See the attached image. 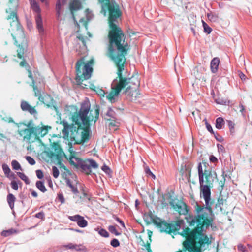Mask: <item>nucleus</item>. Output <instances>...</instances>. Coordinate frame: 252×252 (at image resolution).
<instances>
[{
	"label": "nucleus",
	"mask_w": 252,
	"mask_h": 252,
	"mask_svg": "<svg viewBox=\"0 0 252 252\" xmlns=\"http://www.w3.org/2000/svg\"><path fill=\"white\" fill-rule=\"evenodd\" d=\"M186 219L189 226L193 229L190 231V228L187 227L180 233L182 236H186L187 238L183 243V251L179 250L176 252H202L201 248H204L211 243L203 231L212 226L214 217L189 215Z\"/></svg>",
	"instance_id": "nucleus-1"
},
{
	"label": "nucleus",
	"mask_w": 252,
	"mask_h": 252,
	"mask_svg": "<svg viewBox=\"0 0 252 252\" xmlns=\"http://www.w3.org/2000/svg\"><path fill=\"white\" fill-rule=\"evenodd\" d=\"M108 56L115 63H126V55L129 49L126 35L120 27L108 28Z\"/></svg>",
	"instance_id": "nucleus-2"
},
{
	"label": "nucleus",
	"mask_w": 252,
	"mask_h": 252,
	"mask_svg": "<svg viewBox=\"0 0 252 252\" xmlns=\"http://www.w3.org/2000/svg\"><path fill=\"white\" fill-rule=\"evenodd\" d=\"M126 64H116L117 68V74L118 77L113 80L111 83V91L106 95L107 99L111 103H115L118 99L119 94L122 90L126 86V90L123 92L126 99L129 101L136 100L138 96V90H135L134 93L131 91V86L129 85L131 83V78L128 77L127 70L126 68Z\"/></svg>",
	"instance_id": "nucleus-3"
},
{
	"label": "nucleus",
	"mask_w": 252,
	"mask_h": 252,
	"mask_svg": "<svg viewBox=\"0 0 252 252\" xmlns=\"http://www.w3.org/2000/svg\"><path fill=\"white\" fill-rule=\"evenodd\" d=\"M199 182L200 186V194L205 200V206L196 203L194 206L196 214L201 216L214 217L212 208L214 201L211 199V189L207 185H204L205 169L203 170L202 163L199 162L197 166Z\"/></svg>",
	"instance_id": "nucleus-4"
},
{
	"label": "nucleus",
	"mask_w": 252,
	"mask_h": 252,
	"mask_svg": "<svg viewBox=\"0 0 252 252\" xmlns=\"http://www.w3.org/2000/svg\"><path fill=\"white\" fill-rule=\"evenodd\" d=\"M98 1L101 4L102 12L105 13L107 9L109 11L108 28L120 27L122 12L115 0H98Z\"/></svg>",
	"instance_id": "nucleus-5"
},
{
	"label": "nucleus",
	"mask_w": 252,
	"mask_h": 252,
	"mask_svg": "<svg viewBox=\"0 0 252 252\" xmlns=\"http://www.w3.org/2000/svg\"><path fill=\"white\" fill-rule=\"evenodd\" d=\"M71 165H73L76 169L80 168L83 172L90 174L92 172L91 167L94 169L98 168L96 162L93 159H87L83 160L80 158L71 155L69 158Z\"/></svg>",
	"instance_id": "nucleus-6"
},
{
	"label": "nucleus",
	"mask_w": 252,
	"mask_h": 252,
	"mask_svg": "<svg viewBox=\"0 0 252 252\" xmlns=\"http://www.w3.org/2000/svg\"><path fill=\"white\" fill-rule=\"evenodd\" d=\"M83 64H76V77L75 80L78 85H79L83 88H85L83 86L82 83L83 79L85 80L89 79L91 78L93 72V67L90 65L91 64H84V65L82 66Z\"/></svg>",
	"instance_id": "nucleus-7"
},
{
	"label": "nucleus",
	"mask_w": 252,
	"mask_h": 252,
	"mask_svg": "<svg viewBox=\"0 0 252 252\" xmlns=\"http://www.w3.org/2000/svg\"><path fill=\"white\" fill-rule=\"evenodd\" d=\"M61 124L63 126V129L62 130V133L65 138H69L71 143L74 144H79V142L76 137H79L80 133L78 132V128L74 126V123L69 125L67 122L63 120Z\"/></svg>",
	"instance_id": "nucleus-8"
},
{
	"label": "nucleus",
	"mask_w": 252,
	"mask_h": 252,
	"mask_svg": "<svg viewBox=\"0 0 252 252\" xmlns=\"http://www.w3.org/2000/svg\"><path fill=\"white\" fill-rule=\"evenodd\" d=\"M90 109V104L89 101H84L82 103L78 113H74L72 115L71 119L75 125L79 127L84 126L85 120Z\"/></svg>",
	"instance_id": "nucleus-9"
},
{
	"label": "nucleus",
	"mask_w": 252,
	"mask_h": 252,
	"mask_svg": "<svg viewBox=\"0 0 252 252\" xmlns=\"http://www.w3.org/2000/svg\"><path fill=\"white\" fill-rule=\"evenodd\" d=\"M153 222L159 228L161 232H166L168 234L173 233L175 234L181 228V225L183 223V221L179 220L174 224H171L158 218L153 220Z\"/></svg>",
	"instance_id": "nucleus-10"
},
{
	"label": "nucleus",
	"mask_w": 252,
	"mask_h": 252,
	"mask_svg": "<svg viewBox=\"0 0 252 252\" xmlns=\"http://www.w3.org/2000/svg\"><path fill=\"white\" fill-rule=\"evenodd\" d=\"M9 2L12 4V7H10L6 10V12L8 14L7 19L12 20L10 24L11 26H12V23H15L17 27H19L20 23L17 14V8L19 6V0H9Z\"/></svg>",
	"instance_id": "nucleus-11"
},
{
	"label": "nucleus",
	"mask_w": 252,
	"mask_h": 252,
	"mask_svg": "<svg viewBox=\"0 0 252 252\" xmlns=\"http://www.w3.org/2000/svg\"><path fill=\"white\" fill-rule=\"evenodd\" d=\"M18 127V133L22 137L24 141L30 143L37 140L34 128H22L21 126Z\"/></svg>",
	"instance_id": "nucleus-12"
},
{
	"label": "nucleus",
	"mask_w": 252,
	"mask_h": 252,
	"mask_svg": "<svg viewBox=\"0 0 252 252\" xmlns=\"http://www.w3.org/2000/svg\"><path fill=\"white\" fill-rule=\"evenodd\" d=\"M21 66L24 67L28 72V77L32 80L31 86H33V91L35 96L38 97L40 101L45 104V98L49 97V96L47 94H44V96L41 94L40 91L37 88V86L34 85V80L32 74V70L30 69L29 64H20Z\"/></svg>",
	"instance_id": "nucleus-13"
},
{
	"label": "nucleus",
	"mask_w": 252,
	"mask_h": 252,
	"mask_svg": "<svg viewBox=\"0 0 252 252\" xmlns=\"http://www.w3.org/2000/svg\"><path fill=\"white\" fill-rule=\"evenodd\" d=\"M32 11L36 13L35 19L37 29L41 35H44V29L43 26V21L41 15V9L38 3L34 2L31 4Z\"/></svg>",
	"instance_id": "nucleus-14"
},
{
	"label": "nucleus",
	"mask_w": 252,
	"mask_h": 252,
	"mask_svg": "<svg viewBox=\"0 0 252 252\" xmlns=\"http://www.w3.org/2000/svg\"><path fill=\"white\" fill-rule=\"evenodd\" d=\"M204 177L205 181L204 185H207L210 189L211 186L213 185L214 180L217 178L216 173L213 171L212 169H205Z\"/></svg>",
	"instance_id": "nucleus-15"
},
{
	"label": "nucleus",
	"mask_w": 252,
	"mask_h": 252,
	"mask_svg": "<svg viewBox=\"0 0 252 252\" xmlns=\"http://www.w3.org/2000/svg\"><path fill=\"white\" fill-rule=\"evenodd\" d=\"M68 219L74 222H76L77 225L81 228H84L88 225V221L84 219V217L77 214L74 216L68 217Z\"/></svg>",
	"instance_id": "nucleus-16"
},
{
	"label": "nucleus",
	"mask_w": 252,
	"mask_h": 252,
	"mask_svg": "<svg viewBox=\"0 0 252 252\" xmlns=\"http://www.w3.org/2000/svg\"><path fill=\"white\" fill-rule=\"evenodd\" d=\"M166 195L170 200L169 204L175 211H176V210H178L180 206L184 202L182 200L178 199L177 198H172L170 192H168Z\"/></svg>",
	"instance_id": "nucleus-17"
},
{
	"label": "nucleus",
	"mask_w": 252,
	"mask_h": 252,
	"mask_svg": "<svg viewBox=\"0 0 252 252\" xmlns=\"http://www.w3.org/2000/svg\"><path fill=\"white\" fill-rule=\"evenodd\" d=\"M51 128V127L50 126H43L41 127H36L35 128H34V130L37 140L39 139L40 137H43L47 134L48 132V129Z\"/></svg>",
	"instance_id": "nucleus-18"
},
{
	"label": "nucleus",
	"mask_w": 252,
	"mask_h": 252,
	"mask_svg": "<svg viewBox=\"0 0 252 252\" xmlns=\"http://www.w3.org/2000/svg\"><path fill=\"white\" fill-rule=\"evenodd\" d=\"M69 7L72 17H74V11L82 9V3L79 0H73L69 3Z\"/></svg>",
	"instance_id": "nucleus-19"
},
{
	"label": "nucleus",
	"mask_w": 252,
	"mask_h": 252,
	"mask_svg": "<svg viewBox=\"0 0 252 252\" xmlns=\"http://www.w3.org/2000/svg\"><path fill=\"white\" fill-rule=\"evenodd\" d=\"M21 108L23 111L28 112L31 114H36L37 112L34 108L31 106L27 101L22 100L21 102Z\"/></svg>",
	"instance_id": "nucleus-20"
},
{
	"label": "nucleus",
	"mask_w": 252,
	"mask_h": 252,
	"mask_svg": "<svg viewBox=\"0 0 252 252\" xmlns=\"http://www.w3.org/2000/svg\"><path fill=\"white\" fill-rule=\"evenodd\" d=\"M79 142V144H83L89 139V134L88 130L83 129L81 133H80L79 137H76Z\"/></svg>",
	"instance_id": "nucleus-21"
},
{
	"label": "nucleus",
	"mask_w": 252,
	"mask_h": 252,
	"mask_svg": "<svg viewBox=\"0 0 252 252\" xmlns=\"http://www.w3.org/2000/svg\"><path fill=\"white\" fill-rule=\"evenodd\" d=\"M64 5L62 4V1L61 0H57V2L55 5L56 15L57 18L59 19L61 14L63 12V6Z\"/></svg>",
	"instance_id": "nucleus-22"
},
{
	"label": "nucleus",
	"mask_w": 252,
	"mask_h": 252,
	"mask_svg": "<svg viewBox=\"0 0 252 252\" xmlns=\"http://www.w3.org/2000/svg\"><path fill=\"white\" fill-rule=\"evenodd\" d=\"M16 197L12 193H9L7 196V201L11 209H13Z\"/></svg>",
	"instance_id": "nucleus-23"
},
{
	"label": "nucleus",
	"mask_w": 252,
	"mask_h": 252,
	"mask_svg": "<svg viewBox=\"0 0 252 252\" xmlns=\"http://www.w3.org/2000/svg\"><path fill=\"white\" fill-rule=\"evenodd\" d=\"M189 209L188 208L187 205L184 202L179 208L178 210H176V212H178L180 214L186 215L188 213Z\"/></svg>",
	"instance_id": "nucleus-24"
},
{
	"label": "nucleus",
	"mask_w": 252,
	"mask_h": 252,
	"mask_svg": "<svg viewBox=\"0 0 252 252\" xmlns=\"http://www.w3.org/2000/svg\"><path fill=\"white\" fill-rule=\"evenodd\" d=\"M224 120L222 117H219L216 119L215 127L218 129H221L224 125Z\"/></svg>",
	"instance_id": "nucleus-25"
},
{
	"label": "nucleus",
	"mask_w": 252,
	"mask_h": 252,
	"mask_svg": "<svg viewBox=\"0 0 252 252\" xmlns=\"http://www.w3.org/2000/svg\"><path fill=\"white\" fill-rule=\"evenodd\" d=\"M83 197L80 196V198L82 200H87L90 201L91 195L88 193V189L82 188L81 189Z\"/></svg>",
	"instance_id": "nucleus-26"
},
{
	"label": "nucleus",
	"mask_w": 252,
	"mask_h": 252,
	"mask_svg": "<svg viewBox=\"0 0 252 252\" xmlns=\"http://www.w3.org/2000/svg\"><path fill=\"white\" fill-rule=\"evenodd\" d=\"M17 230L14 228H11L8 230H3L1 233V235L2 236L6 237L9 236L13 234L17 233Z\"/></svg>",
	"instance_id": "nucleus-27"
},
{
	"label": "nucleus",
	"mask_w": 252,
	"mask_h": 252,
	"mask_svg": "<svg viewBox=\"0 0 252 252\" xmlns=\"http://www.w3.org/2000/svg\"><path fill=\"white\" fill-rule=\"evenodd\" d=\"M225 200L220 195L218 198L217 203L215 205V208L219 209L220 211H222V206L223 205Z\"/></svg>",
	"instance_id": "nucleus-28"
},
{
	"label": "nucleus",
	"mask_w": 252,
	"mask_h": 252,
	"mask_svg": "<svg viewBox=\"0 0 252 252\" xmlns=\"http://www.w3.org/2000/svg\"><path fill=\"white\" fill-rule=\"evenodd\" d=\"M66 183L71 189V191L75 194H77L78 193V190L77 187L73 185L69 179L66 180Z\"/></svg>",
	"instance_id": "nucleus-29"
},
{
	"label": "nucleus",
	"mask_w": 252,
	"mask_h": 252,
	"mask_svg": "<svg viewBox=\"0 0 252 252\" xmlns=\"http://www.w3.org/2000/svg\"><path fill=\"white\" fill-rule=\"evenodd\" d=\"M36 187L42 192H45L47 191V189L45 186H44L43 181H37L36 182Z\"/></svg>",
	"instance_id": "nucleus-30"
},
{
	"label": "nucleus",
	"mask_w": 252,
	"mask_h": 252,
	"mask_svg": "<svg viewBox=\"0 0 252 252\" xmlns=\"http://www.w3.org/2000/svg\"><path fill=\"white\" fill-rule=\"evenodd\" d=\"M106 116L109 117L114 120H117V114L116 112L111 108H108V111L106 114Z\"/></svg>",
	"instance_id": "nucleus-31"
},
{
	"label": "nucleus",
	"mask_w": 252,
	"mask_h": 252,
	"mask_svg": "<svg viewBox=\"0 0 252 252\" xmlns=\"http://www.w3.org/2000/svg\"><path fill=\"white\" fill-rule=\"evenodd\" d=\"M185 177L189 181L191 177V167L189 165H184Z\"/></svg>",
	"instance_id": "nucleus-32"
},
{
	"label": "nucleus",
	"mask_w": 252,
	"mask_h": 252,
	"mask_svg": "<svg viewBox=\"0 0 252 252\" xmlns=\"http://www.w3.org/2000/svg\"><path fill=\"white\" fill-rule=\"evenodd\" d=\"M207 17L212 22H217L219 19L218 14L214 12L207 13Z\"/></svg>",
	"instance_id": "nucleus-33"
},
{
	"label": "nucleus",
	"mask_w": 252,
	"mask_h": 252,
	"mask_svg": "<svg viewBox=\"0 0 252 252\" xmlns=\"http://www.w3.org/2000/svg\"><path fill=\"white\" fill-rule=\"evenodd\" d=\"M17 175L18 176V177L21 180L24 181L27 185H28L30 183V181L29 179H28L27 176L24 173L18 172L17 173Z\"/></svg>",
	"instance_id": "nucleus-34"
},
{
	"label": "nucleus",
	"mask_w": 252,
	"mask_h": 252,
	"mask_svg": "<svg viewBox=\"0 0 252 252\" xmlns=\"http://www.w3.org/2000/svg\"><path fill=\"white\" fill-rule=\"evenodd\" d=\"M228 126L229 129L230 134L233 135L235 133V124L231 120H227Z\"/></svg>",
	"instance_id": "nucleus-35"
},
{
	"label": "nucleus",
	"mask_w": 252,
	"mask_h": 252,
	"mask_svg": "<svg viewBox=\"0 0 252 252\" xmlns=\"http://www.w3.org/2000/svg\"><path fill=\"white\" fill-rule=\"evenodd\" d=\"M86 58V56L82 57L80 59L78 60L76 63H94V60L93 58H92L89 60H87Z\"/></svg>",
	"instance_id": "nucleus-36"
},
{
	"label": "nucleus",
	"mask_w": 252,
	"mask_h": 252,
	"mask_svg": "<svg viewBox=\"0 0 252 252\" xmlns=\"http://www.w3.org/2000/svg\"><path fill=\"white\" fill-rule=\"evenodd\" d=\"M11 165L13 170H22L21 166L19 163L16 160H13L11 162Z\"/></svg>",
	"instance_id": "nucleus-37"
},
{
	"label": "nucleus",
	"mask_w": 252,
	"mask_h": 252,
	"mask_svg": "<svg viewBox=\"0 0 252 252\" xmlns=\"http://www.w3.org/2000/svg\"><path fill=\"white\" fill-rule=\"evenodd\" d=\"M202 25H203V29H204V32L207 34H210L212 31V28L210 27H209L208 26V25L206 22H205L203 20H202Z\"/></svg>",
	"instance_id": "nucleus-38"
},
{
	"label": "nucleus",
	"mask_w": 252,
	"mask_h": 252,
	"mask_svg": "<svg viewBox=\"0 0 252 252\" xmlns=\"http://www.w3.org/2000/svg\"><path fill=\"white\" fill-rule=\"evenodd\" d=\"M108 230L110 231V233L112 234H115L116 236H119L121 234V232H119L116 228V227L114 225H110L108 227Z\"/></svg>",
	"instance_id": "nucleus-39"
},
{
	"label": "nucleus",
	"mask_w": 252,
	"mask_h": 252,
	"mask_svg": "<svg viewBox=\"0 0 252 252\" xmlns=\"http://www.w3.org/2000/svg\"><path fill=\"white\" fill-rule=\"evenodd\" d=\"M98 230L99 234L101 236L105 238H107L109 236V233L105 229L101 228L100 229L98 228Z\"/></svg>",
	"instance_id": "nucleus-40"
},
{
	"label": "nucleus",
	"mask_w": 252,
	"mask_h": 252,
	"mask_svg": "<svg viewBox=\"0 0 252 252\" xmlns=\"http://www.w3.org/2000/svg\"><path fill=\"white\" fill-rule=\"evenodd\" d=\"M96 108L95 109V116L94 118H93L91 119L90 118V116L89 117V118L90 119V121H94V122H95L97 120V119L99 118V107L98 106H96Z\"/></svg>",
	"instance_id": "nucleus-41"
},
{
	"label": "nucleus",
	"mask_w": 252,
	"mask_h": 252,
	"mask_svg": "<svg viewBox=\"0 0 252 252\" xmlns=\"http://www.w3.org/2000/svg\"><path fill=\"white\" fill-rule=\"evenodd\" d=\"M2 169L3 170V172L5 174V175L6 176V177H8V175L10 173L11 170L9 166L5 164H3L2 166Z\"/></svg>",
	"instance_id": "nucleus-42"
},
{
	"label": "nucleus",
	"mask_w": 252,
	"mask_h": 252,
	"mask_svg": "<svg viewBox=\"0 0 252 252\" xmlns=\"http://www.w3.org/2000/svg\"><path fill=\"white\" fill-rule=\"evenodd\" d=\"M145 172L146 174L148 177H151L153 179H155V175L151 172L148 166H146L145 168Z\"/></svg>",
	"instance_id": "nucleus-43"
},
{
	"label": "nucleus",
	"mask_w": 252,
	"mask_h": 252,
	"mask_svg": "<svg viewBox=\"0 0 252 252\" xmlns=\"http://www.w3.org/2000/svg\"><path fill=\"white\" fill-rule=\"evenodd\" d=\"M52 171L53 177L55 178H58L60 174V172L58 168L55 166H53L52 167Z\"/></svg>",
	"instance_id": "nucleus-44"
},
{
	"label": "nucleus",
	"mask_w": 252,
	"mask_h": 252,
	"mask_svg": "<svg viewBox=\"0 0 252 252\" xmlns=\"http://www.w3.org/2000/svg\"><path fill=\"white\" fill-rule=\"evenodd\" d=\"M18 184H22V183L19 181L18 183H17L15 181H11L10 185L11 186V188L15 190H17L18 189Z\"/></svg>",
	"instance_id": "nucleus-45"
},
{
	"label": "nucleus",
	"mask_w": 252,
	"mask_h": 252,
	"mask_svg": "<svg viewBox=\"0 0 252 252\" xmlns=\"http://www.w3.org/2000/svg\"><path fill=\"white\" fill-rule=\"evenodd\" d=\"M120 244L119 240L116 238H113L110 242V245L114 248L119 246Z\"/></svg>",
	"instance_id": "nucleus-46"
},
{
	"label": "nucleus",
	"mask_w": 252,
	"mask_h": 252,
	"mask_svg": "<svg viewBox=\"0 0 252 252\" xmlns=\"http://www.w3.org/2000/svg\"><path fill=\"white\" fill-rule=\"evenodd\" d=\"M22 125H23L25 127H28L29 128H35L36 127L33 126V124L32 120L28 122L27 124H21L20 126H21Z\"/></svg>",
	"instance_id": "nucleus-47"
},
{
	"label": "nucleus",
	"mask_w": 252,
	"mask_h": 252,
	"mask_svg": "<svg viewBox=\"0 0 252 252\" xmlns=\"http://www.w3.org/2000/svg\"><path fill=\"white\" fill-rule=\"evenodd\" d=\"M204 121H205L206 127L208 131L210 132L211 134H214L215 132L213 130L211 125L207 122L206 119H205Z\"/></svg>",
	"instance_id": "nucleus-48"
},
{
	"label": "nucleus",
	"mask_w": 252,
	"mask_h": 252,
	"mask_svg": "<svg viewBox=\"0 0 252 252\" xmlns=\"http://www.w3.org/2000/svg\"><path fill=\"white\" fill-rule=\"evenodd\" d=\"M25 158L28 162L31 165H33L36 163L35 160L31 156H27L25 157Z\"/></svg>",
	"instance_id": "nucleus-49"
},
{
	"label": "nucleus",
	"mask_w": 252,
	"mask_h": 252,
	"mask_svg": "<svg viewBox=\"0 0 252 252\" xmlns=\"http://www.w3.org/2000/svg\"><path fill=\"white\" fill-rule=\"evenodd\" d=\"M101 169L103 171H104L107 174H110L112 173V171L111 169L106 165L104 164L101 167Z\"/></svg>",
	"instance_id": "nucleus-50"
},
{
	"label": "nucleus",
	"mask_w": 252,
	"mask_h": 252,
	"mask_svg": "<svg viewBox=\"0 0 252 252\" xmlns=\"http://www.w3.org/2000/svg\"><path fill=\"white\" fill-rule=\"evenodd\" d=\"M219 64H210L211 72L215 73L217 72Z\"/></svg>",
	"instance_id": "nucleus-51"
},
{
	"label": "nucleus",
	"mask_w": 252,
	"mask_h": 252,
	"mask_svg": "<svg viewBox=\"0 0 252 252\" xmlns=\"http://www.w3.org/2000/svg\"><path fill=\"white\" fill-rule=\"evenodd\" d=\"M213 135L217 141L220 142H222L223 141V138L218 133H215Z\"/></svg>",
	"instance_id": "nucleus-52"
},
{
	"label": "nucleus",
	"mask_w": 252,
	"mask_h": 252,
	"mask_svg": "<svg viewBox=\"0 0 252 252\" xmlns=\"http://www.w3.org/2000/svg\"><path fill=\"white\" fill-rule=\"evenodd\" d=\"M19 197L21 199V202L23 204L24 201L28 198V195L27 193H24V192H21L19 194Z\"/></svg>",
	"instance_id": "nucleus-53"
},
{
	"label": "nucleus",
	"mask_w": 252,
	"mask_h": 252,
	"mask_svg": "<svg viewBox=\"0 0 252 252\" xmlns=\"http://www.w3.org/2000/svg\"><path fill=\"white\" fill-rule=\"evenodd\" d=\"M215 102L218 104L226 105V101L224 100L223 99L220 98H218L215 99Z\"/></svg>",
	"instance_id": "nucleus-54"
},
{
	"label": "nucleus",
	"mask_w": 252,
	"mask_h": 252,
	"mask_svg": "<svg viewBox=\"0 0 252 252\" xmlns=\"http://www.w3.org/2000/svg\"><path fill=\"white\" fill-rule=\"evenodd\" d=\"M35 172H36V176L39 179H41L43 178L44 175H43V171L41 170H40V169L37 170H36Z\"/></svg>",
	"instance_id": "nucleus-55"
},
{
	"label": "nucleus",
	"mask_w": 252,
	"mask_h": 252,
	"mask_svg": "<svg viewBox=\"0 0 252 252\" xmlns=\"http://www.w3.org/2000/svg\"><path fill=\"white\" fill-rule=\"evenodd\" d=\"M161 205L163 208H167L168 207V203L165 201V195H162Z\"/></svg>",
	"instance_id": "nucleus-56"
},
{
	"label": "nucleus",
	"mask_w": 252,
	"mask_h": 252,
	"mask_svg": "<svg viewBox=\"0 0 252 252\" xmlns=\"http://www.w3.org/2000/svg\"><path fill=\"white\" fill-rule=\"evenodd\" d=\"M35 216L36 218L41 219V220L45 219V214L43 211L37 213L35 214Z\"/></svg>",
	"instance_id": "nucleus-57"
},
{
	"label": "nucleus",
	"mask_w": 252,
	"mask_h": 252,
	"mask_svg": "<svg viewBox=\"0 0 252 252\" xmlns=\"http://www.w3.org/2000/svg\"><path fill=\"white\" fill-rule=\"evenodd\" d=\"M108 120H111V119H108ZM112 122H110L109 124V126L110 127H117L118 126V123H117L116 121L114 120V119H111Z\"/></svg>",
	"instance_id": "nucleus-58"
},
{
	"label": "nucleus",
	"mask_w": 252,
	"mask_h": 252,
	"mask_svg": "<svg viewBox=\"0 0 252 252\" xmlns=\"http://www.w3.org/2000/svg\"><path fill=\"white\" fill-rule=\"evenodd\" d=\"M58 199L61 204H63L65 202V199L62 193H59L58 194Z\"/></svg>",
	"instance_id": "nucleus-59"
},
{
	"label": "nucleus",
	"mask_w": 252,
	"mask_h": 252,
	"mask_svg": "<svg viewBox=\"0 0 252 252\" xmlns=\"http://www.w3.org/2000/svg\"><path fill=\"white\" fill-rule=\"evenodd\" d=\"M95 91L100 96H104L105 94L104 91L102 89L97 88L96 90H95Z\"/></svg>",
	"instance_id": "nucleus-60"
},
{
	"label": "nucleus",
	"mask_w": 252,
	"mask_h": 252,
	"mask_svg": "<svg viewBox=\"0 0 252 252\" xmlns=\"http://www.w3.org/2000/svg\"><path fill=\"white\" fill-rule=\"evenodd\" d=\"M72 144L71 142H70V144H69V152L70 153V155L69 156V157L71 156V155H73L74 157V154H75V151H74L73 150V146L72 145Z\"/></svg>",
	"instance_id": "nucleus-61"
},
{
	"label": "nucleus",
	"mask_w": 252,
	"mask_h": 252,
	"mask_svg": "<svg viewBox=\"0 0 252 252\" xmlns=\"http://www.w3.org/2000/svg\"><path fill=\"white\" fill-rule=\"evenodd\" d=\"M115 219L117 221H118L119 223H120V224L123 227H125V223L124 222V221L121 220L119 218H118V217L117 216H115Z\"/></svg>",
	"instance_id": "nucleus-62"
},
{
	"label": "nucleus",
	"mask_w": 252,
	"mask_h": 252,
	"mask_svg": "<svg viewBox=\"0 0 252 252\" xmlns=\"http://www.w3.org/2000/svg\"><path fill=\"white\" fill-rule=\"evenodd\" d=\"M217 146L218 147L219 151H221V152H225V148L222 145L217 144Z\"/></svg>",
	"instance_id": "nucleus-63"
},
{
	"label": "nucleus",
	"mask_w": 252,
	"mask_h": 252,
	"mask_svg": "<svg viewBox=\"0 0 252 252\" xmlns=\"http://www.w3.org/2000/svg\"><path fill=\"white\" fill-rule=\"evenodd\" d=\"M209 160L211 162H216L218 161L217 158L214 155H211L209 158Z\"/></svg>",
	"instance_id": "nucleus-64"
}]
</instances>
